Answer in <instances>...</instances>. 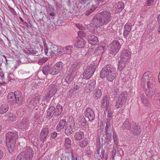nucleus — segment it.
I'll list each match as a JSON object with an SVG mask.
<instances>
[{
	"mask_svg": "<svg viewBox=\"0 0 160 160\" xmlns=\"http://www.w3.org/2000/svg\"><path fill=\"white\" fill-rule=\"evenodd\" d=\"M49 133L48 129L47 128H43L40 135V139L41 141L44 142Z\"/></svg>",
	"mask_w": 160,
	"mask_h": 160,
	"instance_id": "nucleus-19",
	"label": "nucleus"
},
{
	"mask_svg": "<svg viewBox=\"0 0 160 160\" xmlns=\"http://www.w3.org/2000/svg\"><path fill=\"white\" fill-rule=\"evenodd\" d=\"M73 77L70 76L68 74L66 75L64 79L65 82L68 84L70 83L72 81Z\"/></svg>",
	"mask_w": 160,
	"mask_h": 160,
	"instance_id": "nucleus-45",
	"label": "nucleus"
},
{
	"mask_svg": "<svg viewBox=\"0 0 160 160\" xmlns=\"http://www.w3.org/2000/svg\"><path fill=\"white\" fill-rule=\"evenodd\" d=\"M77 121L78 122V124L79 125L82 126H85L86 125V120L83 116L80 117L77 120Z\"/></svg>",
	"mask_w": 160,
	"mask_h": 160,
	"instance_id": "nucleus-36",
	"label": "nucleus"
},
{
	"mask_svg": "<svg viewBox=\"0 0 160 160\" xmlns=\"http://www.w3.org/2000/svg\"><path fill=\"white\" fill-rule=\"evenodd\" d=\"M7 117L9 121L13 122L16 120V117L15 115L10 114H9Z\"/></svg>",
	"mask_w": 160,
	"mask_h": 160,
	"instance_id": "nucleus-48",
	"label": "nucleus"
},
{
	"mask_svg": "<svg viewBox=\"0 0 160 160\" xmlns=\"http://www.w3.org/2000/svg\"><path fill=\"white\" fill-rule=\"evenodd\" d=\"M109 50L110 53L116 54L119 51L120 48V43L118 40H114L109 45Z\"/></svg>",
	"mask_w": 160,
	"mask_h": 160,
	"instance_id": "nucleus-8",
	"label": "nucleus"
},
{
	"mask_svg": "<svg viewBox=\"0 0 160 160\" xmlns=\"http://www.w3.org/2000/svg\"><path fill=\"white\" fill-rule=\"evenodd\" d=\"M130 32H129L128 31H123V34L124 37L126 38H127L128 37V35L130 34Z\"/></svg>",
	"mask_w": 160,
	"mask_h": 160,
	"instance_id": "nucleus-60",
	"label": "nucleus"
},
{
	"mask_svg": "<svg viewBox=\"0 0 160 160\" xmlns=\"http://www.w3.org/2000/svg\"><path fill=\"white\" fill-rule=\"evenodd\" d=\"M114 6L116 9L119 12H121L124 8V3L121 1L119 2L116 3Z\"/></svg>",
	"mask_w": 160,
	"mask_h": 160,
	"instance_id": "nucleus-32",
	"label": "nucleus"
},
{
	"mask_svg": "<svg viewBox=\"0 0 160 160\" xmlns=\"http://www.w3.org/2000/svg\"><path fill=\"white\" fill-rule=\"evenodd\" d=\"M116 68L111 64L107 65L102 70L100 77L102 79L106 78L110 82L112 81L116 76Z\"/></svg>",
	"mask_w": 160,
	"mask_h": 160,
	"instance_id": "nucleus-1",
	"label": "nucleus"
},
{
	"mask_svg": "<svg viewBox=\"0 0 160 160\" xmlns=\"http://www.w3.org/2000/svg\"><path fill=\"white\" fill-rule=\"evenodd\" d=\"M76 26L80 30H83L85 29V28L82 25L80 24H76Z\"/></svg>",
	"mask_w": 160,
	"mask_h": 160,
	"instance_id": "nucleus-61",
	"label": "nucleus"
},
{
	"mask_svg": "<svg viewBox=\"0 0 160 160\" xmlns=\"http://www.w3.org/2000/svg\"><path fill=\"white\" fill-rule=\"evenodd\" d=\"M105 52V49L103 47L100 46L98 47L94 53L97 54H102Z\"/></svg>",
	"mask_w": 160,
	"mask_h": 160,
	"instance_id": "nucleus-38",
	"label": "nucleus"
},
{
	"mask_svg": "<svg viewBox=\"0 0 160 160\" xmlns=\"http://www.w3.org/2000/svg\"><path fill=\"white\" fill-rule=\"evenodd\" d=\"M113 131V127L105 128V132L107 139L109 140L111 139L112 136V132Z\"/></svg>",
	"mask_w": 160,
	"mask_h": 160,
	"instance_id": "nucleus-29",
	"label": "nucleus"
},
{
	"mask_svg": "<svg viewBox=\"0 0 160 160\" xmlns=\"http://www.w3.org/2000/svg\"><path fill=\"white\" fill-rule=\"evenodd\" d=\"M86 42L82 38L78 39L75 43V46L78 48H83L86 44Z\"/></svg>",
	"mask_w": 160,
	"mask_h": 160,
	"instance_id": "nucleus-25",
	"label": "nucleus"
},
{
	"mask_svg": "<svg viewBox=\"0 0 160 160\" xmlns=\"http://www.w3.org/2000/svg\"><path fill=\"white\" fill-rule=\"evenodd\" d=\"M127 62H125L124 60H122L121 59L119 60V61L118 68L120 70H122L125 67Z\"/></svg>",
	"mask_w": 160,
	"mask_h": 160,
	"instance_id": "nucleus-40",
	"label": "nucleus"
},
{
	"mask_svg": "<svg viewBox=\"0 0 160 160\" xmlns=\"http://www.w3.org/2000/svg\"><path fill=\"white\" fill-rule=\"evenodd\" d=\"M88 141L86 138L84 139L83 140L79 142L78 144L81 148H84L86 147L88 144Z\"/></svg>",
	"mask_w": 160,
	"mask_h": 160,
	"instance_id": "nucleus-47",
	"label": "nucleus"
},
{
	"mask_svg": "<svg viewBox=\"0 0 160 160\" xmlns=\"http://www.w3.org/2000/svg\"><path fill=\"white\" fill-rule=\"evenodd\" d=\"M29 121L26 118H24L22 120V122L19 123L18 126L22 129H26L29 126Z\"/></svg>",
	"mask_w": 160,
	"mask_h": 160,
	"instance_id": "nucleus-21",
	"label": "nucleus"
},
{
	"mask_svg": "<svg viewBox=\"0 0 160 160\" xmlns=\"http://www.w3.org/2000/svg\"><path fill=\"white\" fill-rule=\"evenodd\" d=\"M15 93L14 92H11L8 94V100L9 102L12 104H15Z\"/></svg>",
	"mask_w": 160,
	"mask_h": 160,
	"instance_id": "nucleus-24",
	"label": "nucleus"
},
{
	"mask_svg": "<svg viewBox=\"0 0 160 160\" xmlns=\"http://www.w3.org/2000/svg\"><path fill=\"white\" fill-rule=\"evenodd\" d=\"M154 2V0H147L146 3L148 6H150L152 5Z\"/></svg>",
	"mask_w": 160,
	"mask_h": 160,
	"instance_id": "nucleus-56",
	"label": "nucleus"
},
{
	"mask_svg": "<svg viewBox=\"0 0 160 160\" xmlns=\"http://www.w3.org/2000/svg\"><path fill=\"white\" fill-rule=\"evenodd\" d=\"M147 88L145 91L146 94L150 98L153 95L155 92H157V90H156L157 86H155V83L147 84Z\"/></svg>",
	"mask_w": 160,
	"mask_h": 160,
	"instance_id": "nucleus-9",
	"label": "nucleus"
},
{
	"mask_svg": "<svg viewBox=\"0 0 160 160\" xmlns=\"http://www.w3.org/2000/svg\"><path fill=\"white\" fill-rule=\"evenodd\" d=\"M62 106L60 104L58 105L55 110L53 113L54 114V117H58L62 113Z\"/></svg>",
	"mask_w": 160,
	"mask_h": 160,
	"instance_id": "nucleus-27",
	"label": "nucleus"
},
{
	"mask_svg": "<svg viewBox=\"0 0 160 160\" xmlns=\"http://www.w3.org/2000/svg\"><path fill=\"white\" fill-rule=\"evenodd\" d=\"M132 124L129 122V119L127 118L123 122L122 128L123 129H128L130 130V129L132 127Z\"/></svg>",
	"mask_w": 160,
	"mask_h": 160,
	"instance_id": "nucleus-28",
	"label": "nucleus"
},
{
	"mask_svg": "<svg viewBox=\"0 0 160 160\" xmlns=\"http://www.w3.org/2000/svg\"><path fill=\"white\" fill-rule=\"evenodd\" d=\"M57 91V86L53 84L50 85L48 87L46 90V92L48 97L46 96V98H44L46 100L49 99L50 96L51 97V96H52Z\"/></svg>",
	"mask_w": 160,
	"mask_h": 160,
	"instance_id": "nucleus-10",
	"label": "nucleus"
},
{
	"mask_svg": "<svg viewBox=\"0 0 160 160\" xmlns=\"http://www.w3.org/2000/svg\"><path fill=\"white\" fill-rule=\"evenodd\" d=\"M96 2V0H92L90 2L88 3L87 6L89 9L86 12L85 15L88 16L97 7L98 3Z\"/></svg>",
	"mask_w": 160,
	"mask_h": 160,
	"instance_id": "nucleus-11",
	"label": "nucleus"
},
{
	"mask_svg": "<svg viewBox=\"0 0 160 160\" xmlns=\"http://www.w3.org/2000/svg\"><path fill=\"white\" fill-rule=\"evenodd\" d=\"M34 153L30 147H27L24 148L23 151L18 155L16 160H32L33 158Z\"/></svg>",
	"mask_w": 160,
	"mask_h": 160,
	"instance_id": "nucleus-3",
	"label": "nucleus"
},
{
	"mask_svg": "<svg viewBox=\"0 0 160 160\" xmlns=\"http://www.w3.org/2000/svg\"><path fill=\"white\" fill-rule=\"evenodd\" d=\"M75 123H67L66 124V128L65 132L68 135H70L75 131Z\"/></svg>",
	"mask_w": 160,
	"mask_h": 160,
	"instance_id": "nucleus-14",
	"label": "nucleus"
},
{
	"mask_svg": "<svg viewBox=\"0 0 160 160\" xmlns=\"http://www.w3.org/2000/svg\"><path fill=\"white\" fill-rule=\"evenodd\" d=\"M42 72L43 73L46 75H48L49 74L52 75V67L49 65H44L42 68Z\"/></svg>",
	"mask_w": 160,
	"mask_h": 160,
	"instance_id": "nucleus-23",
	"label": "nucleus"
},
{
	"mask_svg": "<svg viewBox=\"0 0 160 160\" xmlns=\"http://www.w3.org/2000/svg\"><path fill=\"white\" fill-rule=\"evenodd\" d=\"M85 116L88 118L89 121L92 122L94 120L95 115L92 110L90 108H87L84 112Z\"/></svg>",
	"mask_w": 160,
	"mask_h": 160,
	"instance_id": "nucleus-13",
	"label": "nucleus"
},
{
	"mask_svg": "<svg viewBox=\"0 0 160 160\" xmlns=\"http://www.w3.org/2000/svg\"><path fill=\"white\" fill-rule=\"evenodd\" d=\"M97 27V26L92 24V22L91 24L89 25L87 27L88 29L89 30V31L92 33L95 32V29Z\"/></svg>",
	"mask_w": 160,
	"mask_h": 160,
	"instance_id": "nucleus-41",
	"label": "nucleus"
},
{
	"mask_svg": "<svg viewBox=\"0 0 160 160\" xmlns=\"http://www.w3.org/2000/svg\"><path fill=\"white\" fill-rule=\"evenodd\" d=\"M66 122L65 119H62L60 121L56 128V129L57 131H60L61 129L64 128L66 124Z\"/></svg>",
	"mask_w": 160,
	"mask_h": 160,
	"instance_id": "nucleus-26",
	"label": "nucleus"
},
{
	"mask_svg": "<svg viewBox=\"0 0 160 160\" xmlns=\"http://www.w3.org/2000/svg\"><path fill=\"white\" fill-rule=\"evenodd\" d=\"M108 99L106 97H105L102 100V108L105 107V104L108 100Z\"/></svg>",
	"mask_w": 160,
	"mask_h": 160,
	"instance_id": "nucleus-57",
	"label": "nucleus"
},
{
	"mask_svg": "<svg viewBox=\"0 0 160 160\" xmlns=\"http://www.w3.org/2000/svg\"><path fill=\"white\" fill-rule=\"evenodd\" d=\"M50 49L52 52H56L58 50V47L56 45H52L51 46Z\"/></svg>",
	"mask_w": 160,
	"mask_h": 160,
	"instance_id": "nucleus-49",
	"label": "nucleus"
},
{
	"mask_svg": "<svg viewBox=\"0 0 160 160\" xmlns=\"http://www.w3.org/2000/svg\"><path fill=\"white\" fill-rule=\"evenodd\" d=\"M128 98V94L126 91H123L120 94L116 104L117 108H121L125 103Z\"/></svg>",
	"mask_w": 160,
	"mask_h": 160,
	"instance_id": "nucleus-6",
	"label": "nucleus"
},
{
	"mask_svg": "<svg viewBox=\"0 0 160 160\" xmlns=\"http://www.w3.org/2000/svg\"><path fill=\"white\" fill-rule=\"evenodd\" d=\"M9 107L7 104L2 105L0 107V114H2L6 113L8 110Z\"/></svg>",
	"mask_w": 160,
	"mask_h": 160,
	"instance_id": "nucleus-35",
	"label": "nucleus"
},
{
	"mask_svg": "<svg viewBox=\"0 0 160 160\" xmlns=\"http://www.w3.org/2000/svg\"><path fill=\"white\" fill-rule=\"evenodd\" d=\"M92 22V24L97 27L102 26L103 25H104L101 18L100 17V16L98 15V13L93 17Z\"/></svg>",
	"mask_w": 160,
	"mask_h": 160,
	"instance_id": "nucleus-16",
	"label": "nucleus"
},
{
	"mask_svg": "<svg viewBox=\"0 0 160 160\" xmlns=\"http://www.w3.org/2000/svg\"><path fill=\"white\" fill-rule=\"evenodd\" d=\"M71 141L69 138H66L65 141V147L67 148H70L71 145Z\"/></svg>",
	"mask_w": 160,
	"mask_h": 160,
	"instance_id": "nucleus-44",
	"label": "nucleus"
},
{
	"mask_svg": "<svg viewBox=\"0 0 160 160\" xmlns=\"http://www.w3.org/2000/svg\"><path fill=\"white\" fill-rule=\"evenodd\" d=\"M90 42L93 45L96 44L98 42L97 37L94 35L89 36L88 37Z\"/></svg>",
	"mask_w": 160,
	"mask_h": 160,
	"instance_id": "nucleus-34",
	"label": "nucleus"
},
{
	"mask_svg": "<svg viewBox=\"0 0 160 160\" xmlns=\"http://www.w3.org/2000/svg\"><path fill=\"white\" fill-rule=\"evenodd\" d=\"M134 135H139L141 132L139 126L136 125V123L132 124V126L129 130Z\"/></svg>",
	"mask_w": 160,
	"mask_h": 160,
	"instance_id": "nucleus-20",
	"label": "nucleus"
},
{
	"mask_svg": "<svg viewBox=\"0 0 160 160\" xmlns=\"http://www.w3.org/2000/svg\"><path fill=\"white\" fill-rule=\"evenodd\" d=\"M106 30L107 32L109 33L113 32L114 30L112 28V25L110 24L107 28Z\"/></svg>",
	"mask_w": 160,
	"mask_h": 160,
	"instance_id": "nucleus-50",
	"label": "nucleus"
},
{
	"mask_svg": "<svg viewBox=\"0 0 160 160\" xmlns=\"http://www.w3.org/2000/svg\"><path fill=\"white\" fill-rule=\"evenodd\" d=\"M140 98L142 102L146 106L149 104V102L143 93L141 94Z\"/></svg>",
	"mask_w": 160,
	"mask_h": 160,
	"instance_id": "nucleus-37",
	"label": "nucleus"
},
{
	"mask_svg": "<svg viewBox=\"0 0 160 160\" xmlns=\"http://www.w3.org/2000/svg\"><path fill=\"white\" fill-rule=\"evenodd\" d=\"M104 24H107L112 19L111 13L110 12L104 10L98 13Z\"/></svg>",
	"mask_w": 160,
	"mask_h": 160,
	"instance_id": "nucleus-7",
	"label": "nucleus"
},
{
	"mask_svg": "<svg viewBox=\"0 0 160 160\" xmlns=\"http://www.w3.org/2000/svg\"><path fill=\"white\" fill-rule=\"evenodd\" d=\"M96 82L94 80H92L87 83V87L88 88L89 92H91L93 90L95 85Z\"/></svg>",
	"mask_w": 160,
	"mask_h": 160,
	"instance_id": "nucleus-30",
	"label": "nucleus"
},
{
	"mask_svg": "<svg viewBox=\"0 0 160 160\" xmlns=\"http://www.w3.org/2000/svg\"><path fill=\"white\" fill-rule=\"evenodd\" d=\"M132 27V24L131 23H127L125 25L123 31L131 32Z\"/></svg>",
	"mask_w": 160,
	"mask_h": 160,
	"instance_id": "nucleus-46",
	"label": "nucleus"
},
{
	"mask_svg": "<svg viewBox=\"0 0 160 160\" xmlns=\"http://www.w3.org/2000/svg\"><path fill=\"white\" fill-rule=\"evenodd\" d=\"M88 67L83 73V78H82V79L83 78L84 79L87 80L93 74L96 68V66L95 65L93 62L91 64L88 62Z\"/></svg>",
	"mask_w": 160,
	"mask_h": 160,
	"instance_id": "nucleus-5",
	"label": "nucleus"
},
{
	"mask_svg": "<svg viewBox=\"0 0 160 160\" xmlns=\"http://www.w3.org/2000/svg\"><path fill=\"white\" fill-rule=\"evenodd\" d=\"M47 12L48 14L50 15L48 17L50 20H52L54 19L55 16V14L54 11V9L51 6L49 5L47 9Z\"/></svg>",
	"mask_w": 160,
	"mask_h": 160,
	"instance_id": "nucleus-22",
	"label": "nucleus"
},
{
	"mask_svg": "<svg viewBox=\"0 0 160 160\" xmlns=\"http://www.w3.org/2000/svg\"><path fill=\"white\" fill-rule=\"evenodd\" d=\"M113 137L114 144L116 145V146H117L118 144V141L117 140V137L116 134L114 133H113Z\"/></svg>",
	"mask_w": 160,
	"mask_h": 160,
	"instance_id": "nucleus-54",
	"label": "nucleus"
},
{
	"mask_svg": "<svg viewBox=\"0 0 160 160\" xmlns=\"http://www.w3.org/2000/svg\"><path fill=\"white\" fill-rule=\"evenodd\" d=\"M52 112H51L49 111H47V115L46 116V118H48V119H50L53 116H54V113H52Z\"/></svg>",
	"mask_w": 160,
	"mask_h": 160,
	"instance_id": "nucleus-52",
	"label": "nucleus"
},
{
	"mask_svg": "<svg viewBox=\"0 0 160 160\" xmlns=\"http://www.w3.org/2000/svg\"><path fill=\"white\" fill-rule=\"evenodd\" d=\"M153 77L151 72L147 71L144 73L141 79V84L146 88V85L155 83L153 80Z\"/></svg>",
	"mask_w": 160,
	"mask_h": 160,
	"instance_id": "nucleus-4",
	"label": "nucleus"
},
{
	"mask_svg": "<svg viewBox=\"0 0 160 160\" xmlns=\"http://www.w3.org/2000/svg\"><path fill=\"white\" fill-rule=\"evenodd\" d=\"M100 156L102 159L107 160L108 159V153L104 150H102L101 154L100 155Z\"/></svg>",
	"mask_w": 160,
	"mask_h": 160,
	"instance_id": "nucleus-42",
	"label": "nucleus"
},
{
	"mask_svg": "<svg viewBox=\"0 0 160 160\" xmlns=\"http://www.w3.org/2000/svg\"><path fill=\"white\" fill-rule=\"evenodd\" d=\"M15 103L18 105L21 104L23 101V95L21 92L18 91H15Z\"/></svg>",
	"mask_w": 160,
	"mask_h": 160,
	"instance_id": "nucleus-18",
	"label": "nucleus"
},
{
	"mask_svg": "<svg viewBox=\"0 0 160 160\" xmlns=\"http://www.w3.org/2000/svg\"><path fill=\"white\" fill-rule=\"evenodd\" d=\"M6 144L7 145L9 152H13L16 143V139L18 138L17 132L9 131L6 134Z\"/></svg>",
	"mask_w": 160,
	"mask_h": 160,
	"instance_id": "nucleus-2",
	"label": "nucleus"
},
{
	"mask_svg": "<svg viewBox=\"0 0 160 160\" xmlns=\"http://www.w3.org/2000/svg\"><path fill=\"white\" fill-rule=\"evenodd\" d=\"M72 47L71 46H68L62 49L64 51V53L70 54L71 53Z\"/></svg>",
	"mask_w": 160,
	"mask_h": 160,
	"instance_id": "nucleus-39",
	"label": "nucleus"
},
{
	"mask_svg": "<svg viewBox=\"0 0 160 160\" xmlns=\"http://www.w3.org/2000/svg\"><path fill=\"white\" fill-rule=\"evenodd\" d=\"M81 88L78 85H76L74 87L73 89V91L75 92L77 90H80Z\"/></svg>",
	"mask_w": 160,
	"mask_h": 160,
	"instance_id": "nucleus-63",
	"label": "nucleus"
},
{
	"mask_svg": "<svg viewBox=\"0 0 160 160\" xmlns=\"http://www.w3.org/2000/svg\"><path fill=\"white\" fill-rule=\"evenodd\" d=\"M93 96L95 99L99 98L101 96L102 92L101 90L98 88L95 89L93 91Z\"/></svg>",
	"mask_w": 160,
	"mask_h": 160,
	"instance_id": "nucleus-33",
	"label": "nucleus"
},
{
	"mask_svg": "<svg viewBox=\"0 0 160 160\" xmlns=\"http://www.w3.org/2000/svg\"><path fill=\"white\" fill-rule=\"evenodd\" d=\"M84 137V133L80 131L75 133L74 135L75 139L77 141L80 140Z\"/></svg>",
	"mask_w": 160,
	"mask_h": 160,
	"instance_id": "nucleus-31",
	"label": "nucleus"
},
{
	"mask_svg": "<svg viewBox=\"0 0 160 160\" xmlns=\"http://www.w3.org/2000/svg\"><path fill=\"white\" fill-rule=\"evenodd\" d=\"M48 59L47 58H43L40 59L38 61V62L40 63H44L47 61Z\"/></svg>",
	"mask_w": 160,
	"mask_h": 160,
	"instance_id": "nucleus-59",
	"label": "nucleus"
},
{
	"mask_svg": "<svg viewBox=\"0 0 160 160\" xmlns=\"http://www.w3.org/2000/svg\"><path fill=\"white\" fill-rule=\"evenodd\" d=\"M41 50L38 48H35L34 54L36 56H38L41 53Z\"/></svg>",
	"mask_w": 160,
	"mask_h": 160,
	"instance_id": "nucleus-64",
	"label": "nucleus"
},
{
	"mask_svg": "<svg viewBox=\"0 0 160 160\" xmlns=\"http://www.w3.org/2000/svg\"><path fill=\"white\" fill-rule=\"evenodd\" d=\"M55 109V108L54 104L53 103H51L50 104V107L48 109L49 111H51V112H52L53 111L54 112Z\"/></svg>",
	"mask_w": 160,
	"mask_h": 160,
	"instance_id": "nucleus-58",
	"label": "nucleus"
},
{
	"mask_svg": "<svg viewBox=\"0 0 160 160\" xmlns=\"http://www.w3.org/2000/svg\"><path fill=\"white\" fill-rule=\"evenodd\" d=\"M119 89L117 88H115L112 91V93L115 95L114 97H116L118 95L119 92Z\"/></svg>",
	"mask_w": 160,
	"mask_h": 160,
	"instance_id": "nucleus-53",
	"label": "nucleus"
},
{
	"mask_svg": "<svg viewBox=\"0 0 160 160\" xmlns=\"http://www.w3.org/2000/svg\"><path fill=\"white\" fill-rule=\"evenodd\" d=\"M85 155L87 156L88 157H89L91 156V152L89 150H85L84 151Z\"/></svg>",
	"mask_w": 160,
	"mask_h": 160,
	"instance_id": "nucleus-62",
	"label": "nucleus"
},
{
	"mask_svg": "<svg viewBox=\"0 0 160 160\" xmlns=\"http://www.w3.org/2000/svg\"><path fill=\"white\" fill-rule=\"evenodd\" d=\"M93 52V50L92 48H89L87 52L85 55V57H89L91 56Z\"/></svg>",
	"mask_w": 160,
	"mask_h": 160,
	"instance_id": "nucleus-51",
	"label": "nucleus"
},
{
	"mask_svg": "<svg viewBox=\"0 0 160 160\" xmlns=\"http://www.w3.org/2000/svg\"><path fill=\"white\" fill-rule=\"evenodd\" d=\"M79 66L76 63H74L72 65H71L68 70L69 74L72 76H75L77 72Z\"/></svg>",
	"mask_w": 160,
	"mask_h": 160,
	"instance_id": "nucleus-15",
	"label": "nucleus"
},
{
	"mask_svg": "<svg viewBox=\"0 0 160 160\" xmlns=\"http://www.w3.org/2000/svg\"><path fill=\"white\" fill-rule=\"evenodd\" d=\"M19 60L22 63H28V62L27 58L24 55L19 57Z\"/></svg>",
	"mask_w": 160,
	"mask_h": 160,
	"instance_id": "nucleus-43",
	"label": "nucleus"
},
{
	"mask_svg": "<svg viewBox=\"0 0 160 160\" xmlns=\"http://www.w3.org/2000/svg\"><path fill=\"white\" fill-rule=\"evenodd\" d=\"M131 57L130 52L128 49L124 50L121 54L120 59L125 62H127Z\"/></svg>",
	"mask_w": 160,
	"mask_h": 160,
	"instance_id": "nucleus-17",
	"label": "nucleus"
},
{
	"mask_svg": "<svg viewBox=\"0 0 160 160\" xmlns=\"http://www.w3.org/2000/svg\"><path fill=\"white\" fill-rule=\"evenodd\" d=\"M107 111L108 112V118L112 119V111L110 109L108 110Z\"/></svg>",
	"mask_w": 160,
	"mask_h": 160,
	"instance_id": "nucleus-55",
	"label": "nucleus"
},
{
	"mask_svg": "<svg viewBox=\"0 0 160 160\" xmlns=\"http://www.w3.org/2000/svg\"><path fill=\"white\" fill-rule=\"evenodd\" d=\"M63 66V63L61 62H59L56 63L52 67V75H56L59 73L62 70Z\"/></svg>",
	"mask_w": 160,
	"mask_h": 160,
	"instance_id": "nucleus-12",
	"label": "nucleus"
}]
</instances>
